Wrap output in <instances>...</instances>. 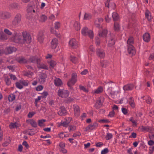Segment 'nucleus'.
I'll use <instances>...</instances> for the list:
<instances>
[{
	"label": "nucleus",
	"mask_w": 154,
	"mask_h": 154,
	"mask_svg": "<svg viewBox=\"0 0 154 154\" xmlns=\"http://www.w3.org/2000/svg\"><path fill=\"white\" fill-rule=\"evenodd\" d=\"M29 60L31 62H36L37 64H38V67L39 68L44 69H48V67L46 65L43 63H39L40 60L39 59H37L35 57H31L30 58Z\"/></svg>",
	"instance_id": "obj_1"
},
{
	"label": "nucleus",
	"mask_w": 154,
	"mask_h": 154,
	"mask_svg": "<svg viewBox=\"0 0 154 154\" xmlns=\"http://www.w3.org/2000/svg\"><path fill=\"white\" fill-rule=\"evenodd\" d=\"M82 34L84 36H88L91 38H93L94 37L93 31L91 30L88 29L86 27H83L81 30Z\"/></svg>",
	"instance_id": "obj_2"
},
{
	"label": "nucleus",
	"mask_w": 154,
	"mask_h": 154,
	"mask_svg": "<svg viewBox=\"0 0 154 154\" xmlns=\"http://www.w3.org/2000/svg\"><path fill=\"white\" fill-rule=\"evenodd\" d=\"M106 42L109 47H112L115 44V40L113 35L110 34L106 37Z\"/></svg>",
	"instance_id": "obj_3"
},
{
	"label": "nucleus",
	"mask_w": 154,
	"mask_h": 154,
	"mask_svg": "<svg viewBox=\"0 0 154 154\" xmlns=\"http://www.w3.org/2000/svg\"><path fill=\"white\" fill-rule=\"evenodd\" d=\"M77 75L75 73L72 74V77L67 83V85L69 87L73 85L77 82Z\"/></svg>",
	"instance_id": "obj_4"
},
{
	"label": "nucleus",
	"mask_w": 154,
	"mask_h": 154,
	"mask_svg": "<svg viewBox=\"0 0 154 154\" xmlns=\"http://www.w3.org/2000/svg\"><path fill=\"white\" fill-rule=\"evenodd\" d=\"M69 93L68 90L65 89H59L57 92L58 95L62 98H66L68 97Z\"/></svg>",
	"instance_id": "obj_5"
},
{
	"label": "nucleus",
	"mask_w": 154,
	"mask_h": 154,
	"mask_svg": "<svg viewBox=\"0 0 154 154\" xmlns=\"http://www.w3.org/2000/svg\"><path fill=\"white\" fill-rule=\"evenodd\" d=\"M22 36L20 33H16L15 34L14 36L11 38L12 41L16 43H22L21 42Z\"/></svg>",
	"instance_id": "obj_6"
},
{
	"label": "nucleus",
	"mask_w": 154,
	"mask_h": 154,
	"mask_svg": "<svg viewBox=\"0 0 154 154\" xmlns=\"http://www.w3.org/2000/svg\"><path fill=\"white\" fill-rule=\"evenodd\" d=\"M107 92L112 98L113 99H116L119 96L118 91H113L112 88H109L107 89Z\"/></svg>",
	"instance_id": "obj_7"
},
{
	"label": "nucleus",
	"mask_w": 154,
	"mask_h": 154,
	"mask_svg": "<svg viewBox=\"0 0 154 154\" xmlns=\"http://www.w3.org/2000/svg\"><path fill=\"white\" fill-rule=\"evenodd\" d=\"M69 26L71 27L73 26L74 29L77 31L80 30L81 29L79 23L75 20H72L71 21Z\"/></svg>",
	"instance_id": "obj_8"
},
{
	"label": "nucleus",
	"mask_w": 154,
	"mask_h": 154,
	"mask_svg": "<svg viewBox=\"0 0 154 154\" xmlns=\"http://www.w3.org/2000/svg\"><path fill=\"white\" fill-rule=\"evenodd\" d=\"M21 20V15L19 14H17L15 16L14 19L12 21V24L13 25L16 27L18 26Z\"/></svg>",
	"instance_id": "obj_9"
},
{
	"label": "nucleus",
	"mask_w": 154,
	"mask_h": 154,
	"mask_svg": "<svg viewBox=\"0 0 154 154\" xmlns=\"http://www.w3.org/2000/svg\"><path fill=\"white\" fill-rule=\"evenodd\" d=\"M23 43L26 42L30 43L31 42V38L30 34L26 32H23Z\"/></svg>",
	"instance_id": "obj_10"
},
{
	"label": "nucleus",
	"mask_w": 154,
	"mask_h": 154,
	"mask_svg": "<svg viewBox=\"0 0 154 154\" xmlns=\"http://www.w3.org/2000/svg\"><path fill=\"white\" fill-rule=\"evenodd\" d=\"M69 46L73 48H76L78 46V43L75 39L72 38L70 40L69 42Z\"/></svg>",
	"instance_id": "obj_11"
},
{
	"label": "nucleus",
	"mask_w": 154,
	"mask_h": 154,
	"mask_svg": "<svg viewBox=\"0 0 154 154\" xmlns=\"http://www.w3.org/2000/svg\"><path fill=\"white\" fill-rule=\"evenodd\" d=\"M98 126V124L95 122L93 124H91L86 127L85 129V131H87L90 130H92L96 128Z\"/></svg>",
	"instance_id": "obj_12"
},
{
	"label": "nucleus",
	"mask_w": 154,
	"mask_h": 154,
	"mask_svg": "<svg viewBox=\"0 0 154 154\" xmlns=\"http://www.w3.org/2000/svg\"><path fill=\"white\" fill-rule=\"evenodd\" d=\"M103 101V97H100L98 99L94 105L96 109H98L101 107Z\"/></svg>",
	"instance_id": "obj_13"
},
{
	"label": "nucleus",
	"mask_w": 154,
	"mask_h": 154,
	"mask_svg": "<svg viewBox=\"0 0 154 154\" xmlns=\"http://www.w3.org/2000/svg\"><path fill=\"white\" fill-rule=\"evenodd\" d=\"M16 48L14 47H9L6 48L5 51H4V54H11L13 52L15 51Z\"/></svg>",
	"instance_id": "obj_14"
},
{
	"label": "nucleus",
	"mask_w": 154,
	"mask_h": 154,
	"mask_svg": "<svg viewBox=\"0 0 154 154\" xmlns=\"http://www.w3.org/2000/svg\"><path fill=\"white\" fill-rule=\"evenodd\" d=\"M74 109V114L75 116L76 117H78L80 115V110L79 106L77 105H73Z\"/></svg>",
	"instance_id": "obj_15"
},
{
	"label": "nucleus",
	"mask_w": 154,
	"mask_h": 154,
	"mask_svg": "<svg viewBox=\"0 0 154 154\" xmlns=\"http://www.w3.org/2000/svg\"><path fill=\"white\" fill-rule=\"evenodd\" d=\"M58 44V40L56 38L52 39L51 42V47L53 49H55L57 47Z\"/></svg>",
	"instance_id": "obj_16"
},
{
	"label": "nucleus",
	"mask_w": 154,
	"mask_h": 154,
	"mask_svg": "<svg viewBox=\"0 0 154 154\" xmlns=\"http://www.w3.org/2000/svg\"><path fill=\"white\" fill-rule=\"evenodd\" d=\"M134 87V85L133 84H128L124 86L123 89L124 91H131L132 90Z\"/></svg>",
	"instance_id": "obj_17"
},
{
	"label": "nucleus",
	"mask_w": 154,
	"mask_h": 154,
	"mask_svg": "<svg viewBox=\"0 0 154 154\" xmlns=\"http://www.w3.org/2000/svg\"><path fill=\"white\" fill-rule=\"evenodd\" d=\"M110 0H107L105 2V4L106 7L109 8L114 9L116 6L115 4L114 3H110Z\"/></svg>",
	"instance_id": "obj_18"
},
{
	"label": "nucleus",
	"mask_w": 154,
	"mask_h": 154,
	"mask_svg": "<svg viewBox=\"0 0 154 154\" xmlns=\"http://www.w3.org/2000/svg\"><path fill=\"white\" fill-rule=\"evenodd\" d=\"M128 52L129 54L132 55L135 54V50L134 47L132 45H129L128 48Z\"/></svg>",
	"instance_id": "obj_19"
},
{
	"label": "nucleus",
	"mask_w": 154,
	"mask_h": 154,
	"mask_svg": "<svg viewBox=\"0 0 154 154\" xmlns=\"http://www.w3.org/2000/svg\"><path fill=\"white\" fill-rule=\"evenodd\" d=\"M97 54L99 57L101 58H104L105 56L104 51L102 49H98L97 51Z\"/></svg>",
	"instance_id": "obj_20"
},
{
	"label": "nucleus",
	"mask_w": 154,
	"mask_h": 154,
	"mask_svg": "<svg viewBox=\"0 0 154 154\" xmlns=\"http://www.w3.org/2000/svg\"><path fill=\"white\" fill-rule=\"evenodd\" d=\"M103 19L101 18H98L94 21V23L96 27H99L100 26V24L103 21Z\"/></svg>",
	"instance_id": "obj_21"
},
{
	"label": "nucleus",
	"mask_w": 154,
	"mask_h": 154,
	"mask_svg": "<svg viewBox=\"0 0 154 154\" xmlns=\"http://www.w3.org/2000/svg\"><path fill=\"white\" fill-rule=\"evenodd\" d=\"M46 78V75L45 74H42L38 78V82L40 84L44 83L45 80Z\"/></svg>",
	"instance_id": "obj_22"
},
{
	"label": "nucleus",
	"mask_w": 154,
	"mask_h": 154,
	"mask_svg": "<svg viewBox=\"0 0 154 154\" xmlns=\"http://www.w3.org/2000/svg\"><path fill=\"white\" fill-rule=\"evenodd\" d=\"M143 40L146 42H148L150 39V35L147 33L144 34L143 36Z\"/></svg>",
	"instance_id": "obj_23"
},
{
	"label": "nucleus",
	"mask_w": 154,
	"mask_h": 154,
	"mask_svg": "<svg viewBox=\"0 0 154 154\" xmlns=\"http://www.w3.org/2000/svg\"><path fill=\"white\" fill-rule=\"evenodd\" d=\"M139 130L142 132H148L150 130V128L148 126H141L139 127Z\"/></svg>",
	"instance_id": "obj_24"
},
{
	"label": "nucleus",
	"mask_w": 154,
	"mask_h": 154,
	"mask_svg": "<svg viewBox=\"0 0 154 154\" xmlns=\"http://www.w3.org/2000/svg\"><path fill=\"white\" fill-rule=\"evenodd\" d=\"M10 16V14L8 12H1L0 13V17L3 19L6 18Z\"/></svg>",
	"instance_id": "obj_25"
},
{
	"label": "nucleus",
	"mask_w": 154,
	"mask_h": 154,
	"mask_svg": "<svg viewBox=\"0 0 154 154\" xmlns=\"http://www.w3.org/2000/svg\"><path fill=\"white\" fill-rule=\"evenodd\" d=\"M129 121L131 122L132 125L133 127H137L138 122V121L137 119H135L133 117H131L129 119Z\"/></svg>",
	"instance_id": "obj_26"
},
{
	"label": "nucleus",
	"mask_w": 154,
	"mask_h": 154,
	"mask_svg": "<svg viewBox=\"0 0 154 154\" xmlns=\"http://www.w3.org/2000/svg\"><path fill=\"white\" fill-rule=\"evenodd\" d=\"M44 39V37L42 32H40L38 35V40L40 43H42L43 42Z\"/></svg>",
	"instance_id": "obj_27"
},
{
	"label": "nucleus",
	"mask_w": 154,
	"mask_h": 154,
	"mask_svg": "<svg viewBox=\"0 0 154 154\" xmlns=\"http://www.w3.org/2000/svg\"><path fill=\"white\" fill-rule=\"evenodd\" d=\"M54 84L56 86H60L62 85L63 83L60 79L55 78L54 80Z\"/></svg>",
	"instance_id": "obj_28"
},
{
	"label": "nucleus",
	"mask_w": 154,
	"mask_h": 154,
	"mask_svg": "<svg viewBox=\"0 0 154 154\" xmlns=\"http://www.w3.org/2000/svg\"><path fill=\"white\" fill-rule=\"evenodd\" d=\"M129 105L133 108L135 106V103L133 98L132 97H130L129 99L128 100Z\"/></svg>",
	"instance_id": "obj_29"
},
{
	"label": "nucleus",
	"mask_w": 154,
	"mask_h": 154,
	"mask_svg": "<svg viewBox=\"0 0 154 154\" xmlns=\"http://www.w3.org/2000/svg\"><path fill=\"white\" fill-rule=\"evenodd\" d=\"M19 127L18 123L15 122L14 123L11 122L9 125V128L11 129H13L15 128H17Z\"/></svg>",
	"instance_id": "obj_30"
},
{
	"label": "nucleus",
	"mask_w": 154,
	"mask_h": 154,
	"mask_svg": "<svg viewBox=\"0 0 154 154\" xmlns=\"http://www.w3.org/2000/svg\"><path fill=\"white\" fill-rule=\"evenodd\" d=\"M27 121L32 127L34 128H36L37 127V122L33 119H29Z\"/></svg>",
	"instance_id": "obj_31"
},
{
	"label": "nucleus",
	"mask_w": 154,
	"mask_h": 154,
	"mask_svg": "<svg viewBox=\"0 0 154 154\" xmlns=\"http://www.w3.org/2000/svg\"><path fill=\"white\" fill-rule=\"evenodd\" d=\"M66 112L67 111L65 108L62 107L58 112V114L60 116H63L65 115Z\"/></svg>",
	"instance_id": "obj_32"
},
{
	"label": "nucleus",
	"mask_w": 154,
	"mask_h": 154,
	"mask_svg": "<svg viewBox=\"0 0 154 154\" xmlns=\"http://www.w3.org/2000/svg\"><path fill=\"white\" fill-rule=\"evenodd\" d=\"M146 17L147 19L148 20L150 21L152 19L151 14L148 10H146L145 14Z\"/></svg>",
	"instance_id": "obj_33"
},
{
	"label": "nucleus",
	"mask_w": 154,
	"mask_h": 154,
	"mask_svg": "<svg viewBox=\"0 0 154 154\" xmlns=\"http://www.w3.org/2000/svg\"><path fill=\"white\" fill-rule=\"evenodd\" d=\"M17 61L20 63H27V61L23 57H19L17 59Z\"/></svg>",
	"instance_id": "obj_34"
},
{
	"label": "nucleus",
	"mask_w": 154,
	"mask_h": 154,
	"mask_svg": "<svg viewBox=\"0 0 154 154\" xmlns=\"http://www.w3.org/2000/svg\"><path fill=\"white\" fill-rule=\"evenodd\" d=\"M103 91V89L102 87L100 86L97 89L94 90V92L95 94H100Z\"/></svg>",
	"instance_id": "obj_35"
},
{
	"label": "nucleus",
	"mask_w": 154,
	"mask_h": 154,
	"mask_svg": "<svg viewBox=\"0 0 154 154\" xmlns=\"http://www.w3.org/2000/svg\"><path fill=\"white\" fill-rule=\"evenodd\" d=\"M46 121V120L45 119H42L39 120L38 121V125L40 127H44L45 126L44 123Z\"/></svg>",
	"instance_id": "obj_36"
},
{
	"label": "nucleus",
	"mask_w": 154,
	"mask_h": 154,
	"mask_svg": "<svg viewBox=\"0 0 154 154\" xmlns=\"http://www.w3.org/2000/svg\"><path fill=\"white\" fill-rule=\"evenodd\" d=\"M70 59L71 61L74 63H76L78 62L77 58L72 55L70 56Z\"/></svg>",
	"instance_id": "obj_37"
},
{
	"label": "nucleus",
	"mask_w": 154,
	"mask_h": 154,
	"mask_svg": "<svg viewBox=\"0 0 154 154\" xmlns=\"http://www.w3.org/2000/svg\"><path fill=\"white\" fill-rule=\"evenodd\" d=\"M107 31L106 29H104L101 32L99 33V36L100 37H105L107 34Z\"/></svg>",
	"instance_id": "obj_38"
},
{
	"label": "nucleus",
	"mask_w": 154,
	"mask_h": 154,
	"mask_svg": "<svg viewBox=\"0 0 154 154\" xmlns=\"http://www.w3.org/2000/svg\"><path fill=\"white\" fill-rule=\"evenodd\" d=\"M91 15L89 13H85L84 17V19L85 20H88L91 18Z\"/></svg>",
	"instance_id": "obj_39"
},
{
	"label": "nucleus",
	"mask_w": 154,
	"mask_h": 154,
	"mask_svg": "<svg viewBox=\"0 0 154 154\" xmlns=\"http://www.w3.org/2000/svg\"><path fill=\"white\" fill-rule=\"evenodd\" d=\"M112 16L114 21L117 20L119 19L118 14L116 12H113L112 14Z\"/></svg>",
	"instance_id": "obj_40"
},
{
	"label": "nucleus",
	"mask_w": 154,
	"mask_h": 154,
	"mask_svg": "<svg viewBox=\"0 0 154 154\" xmlns=\"http://www.w3.org/2000/svg\"><path fill=\"white\" fill-rule=\"evenodd\" d=\"M54 28L56 29H58L61 26V24L59 22H55L54 25Z\"/></svg>",
	"instance_id": "obj_41"
},
{
	"label": "nucleus",
	"mask_w": 154,
	"mask_h": 154,
	"mask_svg": "<svg viewBox=\"0 0 154 154\" xmlns=\"http://www.w3.org/2000/svg\"><path fill=\"white\" fill-rule=\"evenodd\" d=\"M47 19V17L44 15H42L41 16L38 18V19L40 22H44Z\"/></svg>",
	"instance_id": "obj_42"
},
{
	"label": "nucleus",
	"mask_w": 154,
	"mask_h": 154,
	"mask_svg": "<svg viewBox=\"0 0 154 154\" xmlns=\"http://www.w3.org/2000/svg\"><path fill=\"white\" fill-rule=\"evenodd\" d=\"M7 39V37L2 31H0V40H5Z\"/></svg>",
	"instance_id": "obj_43"
},
{
	"label": "nucleus",
	"mask_w": 154,
	"mask_h": 154,
	"mask_svg": "<svg viewBox=\"0 0 154 154\" xmlns=\"http://www.w3.org/2000/svg\"><path fill=\"white\" fill-rule=\"evenodd\" d=\"M128 103V100L126 98L123 97L118 102V103L120 104L123 103Z\"/></svg>",
	"instance_id": "obj_44"
},
{
	"label": "nucleus",
	"mask_w": 154,
	"mask_h": 154,
	"mask_svg": "<svg viewBox=\"0 0 154 154\" xmlns=\"http://www.w3.org/2000/svg\"><path fill=\"white\" fill-rule=\"evenodd\" d=\"M15 98V95L13 94H11L9 95L8 97V100L9 101H12Z\"/></svg>",
	"instance_id": "obj_45"
},
{
	"label": "nucleus",
	"mask_w": 154,
	"mask_h": 154,
	"mask_svg": "<svg viewBox=\"0 0 154 154\" xmlns=\"http://www.w3.org/2000/svg\"><path fill=\"white\" fill-rule=\"evenodd\" d=\"M16 87L18 88L21 89L23 88V86L21 81L16 82Z\"/></svg>",
	"instance_id": "obj_46"
},
{
	"label": "nucleus",
	"mask_w": 154,
	"mask_h": 154,
	"mask_svg": "<svg viewBox=\"0 0 154 154\" xmlns=\"http://www.w3.org/2000/svg\"><path fill=\"white\" fill-rule=\"evenodd\" d=\"M120 26L118 23L115 22L114 24V29L116 31H119L120 29Z\"/></svg>",
	"instance_id": "obj_47"
},
{
	"label": "nucleus",
	"mask_w": 154,
	"mask_h": 154,
	"mask_svg": "<svg viewBox=\"0 0 154 154\" xmlns=\"http://www.w3.org/2000/svg\"><path fill=\"white\" fill-rule=\"evenodd\" d=\"M5 80L7 85H11V82L10 79L8 76H6L5 77Z\"/></svg>",
	"instance_id": "obj_48"
},
{
	"label": "nucleus",
	"mask_w": 154,
	"mask_h": 154,
	"mask_svg": "<svg viewBox=\"0 0 154 154\" xmlns=\"http://www.w3.org/2000/svg\"><path fill=\"white\" fill-rule=\"evenodd\" d=\"M101 65L102 67H106L109 64V63L106 60H103L101 61Z\"/></svg>",
	"instance_id": "obj_49"
},
{
	"label": "nucleus",
	"mask_w": 154,
	"mask_h": 154,
	"mask_svg": "<svg viewBox=\"0 0 154 154\" xmlns=\"http://www.w3.org/2000/svg\"><path fill=\"white\" fill-rule=\"evenodd\" d=\"M49 64L50 65L51 68H54L56 65V62L53 60H51L49 62Z\"/></svg>",
	"instance_id": "obj_50"
},
{
	"label": "nucleus",
	"mask_w": 154,
	"mask_h": 154,
	"mask_svg": "<svg viewBox=\"0 0 154 154\" xmlns=\"http://www.w3.org/2000/svg\"><path fill=\"white\" fill-rule=\"evenodd\" d=\"M128 44L130 45H132L134 43V38L132 37H130L128 39L127 42Z\"/></svg>",
	"instance_id": "obj_51"
},
{
	"label": "nucleus",
	"mask_w": 154,
	"mask_h": 154,
	"mask_svg": "<svg viewBox=\"0 0 154 154\" xmlns=\"http://www.w3.org/2000/svg\"><path fill=\"white\" fill-rule=\"evenodd\" d=\"M69 136L67 134H64L63 132H61L58 134V137L61 138H63L64 137H67Z\"/></svg>",
	"instance_id": "obj_52"
},
{
	"label": "nucleus",
	"mask_w": 154,
	"mask_h": 154,
	"mask_svg": "<svg viewBox=\"0 0 154 154\" xmlns=\"http://www.w3.org/2000/svg\"><path fill=\"white\" fill-rule=\"evenodd\" d=\"M113 137L111 133H107L106 136L105 138L107 140H109Z\"/></svg>",
	"instance_id": "obj_53"
},
{
	"label": "nucleus",
	"mask_w": 154,
	"mask_h": 154,
	"mask_svg": "<svg viewBox=\"0 0 154 154\" xmlns=\"http://www.w3.org/2000/svg\"><path fill=\"white\" fill-rule=\"evenodd\" d=\"M76 129V127L75 126L71 125L69 126L68 130L69 131H73Z\"/></svg>",
	"instance_id": "obj_54"
},
{
	"label": "nucleus",
	"mask_w": 154,
	"mask_h": 154,
	"mask_svg": "<svg viewBox=\"0 0 154 154\" xmlns=\"http://www.w3.org/2000/svg\"><path fill=\"white\" fill-rule=\"evenodd\" d=\"M79 88L80 90H82L85 92H88V90L84 86L80 85Z\"/></svg>",
	"instance_id": "obj_55"
},
{
	"label": "nucleus",
	"mask_w": 154,
	"mask_h": 154,
	"mask_svg": "<svg viewBox=\"0 0 154 154\" xmlns=\"http://www.w3.org/2000/svg\"><path fill=\"white\" fill-rule=\"evenodd\" d=\"M28 12H32L33 11V12H35V11L33 9L32 6H28L27 9Z\"/></svg>",
	"instance_id": "obj_56"
},
{
	"label": "nucleus",
	"mask_w": 154,
	"mask_h": 154,
	"mask_svg": "<svg viewBox=\"0 0 154 154\" xmlns=\"http://www.w3.org/2000/svg\"><path fill=\"white\" fill-rule=\"evenodd\" d=\"M68 123H67V122H66L65 121L63 122H61V124L60 125L61 126H63L64 127H67L68 126Z\"/></svg>",
	"instance_id": "obj_57"
},
{
	"label": "nucleus",
	"mask_w": 154,
	"mask_h": 154,
	"mask_svg": "<svg viewBox=\"0 0 154 154\" xmlns=\"http://www.w3.org/2000/svg\"><path fill=\"white\" fill-rule=\"evenodd\" d=\"M146 102L149 104H150L152 102V100L150 97L149 96H147L146 98Z\"/></svg>",
	"instance_id": "obj_58"
},
{
	"label": "nucleus",
	"mask_w": 154,
	"mask_h": 154,
	"mask_svg": "<svg viewBox=\"0 0 154 154\" xmlns=\"http://www.w3.org/2000/svg\"><path fill=\"white\" fill-rule=\"evenodd\" d=\"M43 88V87L41 85L38 86L35 88L37 91H40L42 90Z\"/></svg>",
	"instance_id": "obj_59"
},
{
	"label": "nucleus",
	"mask_w": 154,
	"mask_h": 154,
	"mask_svg": "<svg viewBox=\"0 0 154 154\" xmlns=\"http://www.w3.org/2000/svg\"><path fill=\"white\" fill-rule=\"evenodd\" d=\"M95 43L97 45H99L100 43V40L98 37H97L95 38Z\"/></svg>",
	"instance_id": "obj_60"
},
{
	"label": "nucleus",
	"mask_w": 154,
	"mask_h": 154,
	"mask_svg": "<svg viewBox=\"0 0 154 154\" xmlns=\"http://www.w3.org/2000/svg\"><path fill=\"white\" fill-rule=\"evenodd\" d=\"M109 152L107 148H105L101 151V154H106Z\"/></svg>",
	"instance_id": "obj_61"
},
{
	"label": "nucleus",
	"mask_w": 154,
	"mask_h": 154,
	"mask_svg": "<svg viewBox=\"0 0 154 154\" xmlns=\"http://www.w3.org/2000/svg\"><path fill=\"white\" fill-rule=\"evenodd\" d=\"M22 144L23 146H24L27 149H28L29 148V144H28L27 142L25 141H24L23 142Z\"/></svg>",
	"instance_id": "obj_62"
},
{
	"label": "nucleus",
	"mask_w": 154,
	"mask_h": 154,
	"mask_svg": "<svg viewBox=\"0 0 154 154\" xmlns=\"http://www.w3.org/2000/svg\"><path fill=\"white\" fill-rule=\"evenodd\" d=\"M35 112H29L28 115V117L29 118L32 117L35 114Z\"/></svg>",
	"instance_id": "obj_63"
},
{
	"label": "nucleus",
	"mask_w": 154,
	"mask_h": 154,
	"mask_svg": "<svg viewBox=\"0 0 154 154\" xmlns=\"http://www.w3.org/2000/svg\"><path fill=\"white\" fill-rule=\"evenodd\" d=\"M4 32L5 33L8 35H11L12 34L11 32L8 29H4Z\"/></svg>",
	"instance_id": "obj_64"
}]
</instances>
